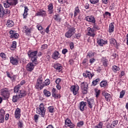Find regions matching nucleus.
<instances>
[{"label": "nucleus", "mask_w": 128, "mask_h": 128, "mask_svg": "<svg viewBox=\"0 0 128 128\" xmlns=\"http://www.w3.org/2000/svg\"><path fill=\"white\" fill-rule=\"evenodd\" d=\"M28 57L31 58L32 62L34 63L35 66H36L38 64V56H36L38 54V51L32 52L30 50L28 52Z\"/></svg>", "instance_id": "nucleus-1"}, {"label": "nucleus", "mask_w": 128, "mask_h": 128, "mask_svg": "<svg viewBox=\"0 0 128 128\" xmlns=\"http://www.w3.org/2000/svg\"><path fill=\"white\" fill-rule=\"evenodd\" d=\"M46 108H44V103H41L38 108L36 109V112L38 114H40L42 118H44L46 116Z\"/></svg>", "instance_id": "nucleus-2"}, {"label": "nucleus", "mask_w": 128, "mask_h": 128, "mask_svg": "<svg viewBox=\"0 0 128 128\" xmlns=\"http://www.w3.org/2000/svg\"><path fill=\"white\" fill-rule=\"evenodd\" d=\"M26 96V90H20V93H17L16 96H14L12 97V102H18V100L19 98H24V96Z\"/></svg>", "instance_id": "nucleus-3"}, {"label": "nucleus", "mask_w": 128, "mask_h": 128, "mask_svg": "<svg viewBox=\"0 0 128 128\" xmlns=\"http://www.w3.org/2000/svg\"><path fill=\"white\" fill-rule=\"evenodd\" d=\"M18 4V0H6V2H3V6L5 8H8L12 6H16Z\"/></svg>", "instance_id": "nucleus-4"}, {"label": "nucleus", "mask_w": 128, "mask_h": 128, "mask_svg": "<svg viewBox=\"0 0 128 128\" xmlns=\"http://www.w3.org/2000/svg\"><path fill=\"white\" fill-rule=\"evenodd\" d=\"M44 80L42 78H40L37 80V82L35 85V88L42 90L44 88Z\"/></svg>", "instance_id": "nucleus-5"}, {"label": "nucleus", "mask_w": 128, "mask_h": 128, "mask_svg": "<svg viewBox=\"0 0 128 128\" xmlns=\"http://www.w3.org/2000/svg\"><path fill=\"white\" fill-rule=\"evenodd\" d=\"M10 14V10L8 9H4L2 5L0 4V18H2L4 16Z\"/></svg>", "instance_id": "nucleus-6"}, {"label": "nucleus", "mask_w": 128, "mask_h": 128, "mask_svg": "<svg viewBox=\"0 0 128 128\" xmlns=\"http://www.w3.org/2000/svg\"><path fill=\"white\" fill-rule=\"evenodd\" d=\"M86 102V104H87L88 108L90 110H92V108H96V102H94V100L92 98H90L87 99Z\"/></svg>", "instance_id": "nucleus-7"}, {"label": "nucleus", "mask_w": 128, "mask_h": 128, "mask_svg": "<svg viewBox=\"0 0 128 128\" xmlns=\"http://www.w3.org/2000/svg\"><path fill=\"white\" fill-rule=\"evenodd\" d=\"M0 94L5 98V100H8L10 98V90L8 88H4L0 90Z\"/></svg>", "instance_id": "nucleus-8"}, {"label": "nucleus", "mask_w": 128, "mask_h": 128, "mask_svg": "<svg viewBox=\"0 0 128 128\" xmlns=\"http://www.w3.org/2000/svg\"><path fill=\"white\" fill-rule=\"evenodd\" d=\"M88 84L86 82H82L80 84V88L82 90V94H86L88 93Z\"/></svg>", "instance_id": "nucleus-9"}, {"label": "nucleus", "mask_w": 128, "mask_h": 128, "mask_svg": "<svg viewBox=\"0 0 128 128\" xmlns=\"http://www.w3.org/2000/svg\"><path fill=\"white\" fill-rule=\"evenodd\" d=\"M76 32V28H70L67 32L65 34V36L68 38H72Z\"/></svg>", "instance_id": "nucleus-10"}, {"label": "nucleus", "mask_w": 128, "mask_h": 128, "mask_svg": "<svg viewBox=\"0 0 128 128\" xmlns=\"http://www.w3.org/2000/svg\"><path fill=\"white\" fill-rule=\"evenodd\" d=\"M70 90L72 92H73V94H74V96H76L78 92V90H80V86H78V84L72 86L70 87Z\"/></svg>", "instance_id": "nucleus-11"}, {"label": "nucleus", "mask_w": 128, "mask_h": 128, "mask_svg": "<svg viewBox=\"0 0 128 128\" xmlns=\"http://www.w3.org/2000/svg\"><path fill=\"white\" fill-rule=\"evenodd\" d=\"M10 62L14 66L18 65V56H12L10 58Z\"/></svg>", "instance_id": "nucleus-12"}, {"label": "nucleus", "mask_w": 128, "mask_h": 128, "mask_svg": "<svg viewBox=\"0 0 128 128\" xmlns=\"http://www.w3.org/2000/svg\"><path fill=\"white\" fill-rule=\"evenodd\" d=\"M36 64H34V63L32 62H29L27 64L26 66V70L28 72H32L34 70V66Z\"/></svg>", "instance_id": "nucleus-13"}, {"label": "nucleus", "mask_w": 128, "mask_h": 128, "mask_svg": "<svg viewBox=\"0 0 128 128\" xmlns=\"http://www.w3.org/2000/svg\"><path fill=\"white\" fill-rule=\"evenodd\" d=\"M10 34H11L10 36V38H12V40L18 38V37L20 36V34H18L14 32L12 30L10 31Z\"/></svg>", "instance_id": "nucleus-14"}, {"label": "nucleus", "mask_w": 128, "mask_h": 128, "mask_svg": "<svg viewBox=\"0 0 128 128\" xmlns=\"http://www.w3.org/2000/svg\"><path fill=\"white\" fill-rule=\"evenodd\" d=\"M94 74H92L90 72L86 70L85 72L83 73V76L84 78H88L90 80H92V76H94Z\"/></svg>", "instance_id": "nucleus-15"}, {"label": "nucleus", "mask_w": 128, "mask_h": 128, "mask_svg": "<svg viewBox=\"0 0 128 128\" xmlns=\"http://www.w3.org/2000/svg\"><path fill=\"white\" fill-rule=\"evenodd\" d=\"M46 12L43 10H40L35 14V16H46Z\"/></svg>", "instance_id": "nucleus-16"}, {"label": "nucleus", "mask_w": 128, "mask_h": 128, "mask_svg": "<svg viewBox=\"0 0 128 128\" xmlns=\"http://www.w3.org/2000/svg\"><path fill=\"white\" fill-rule=\"evenodd\" d=\"M65 126H68L70 128H74V124L72 122L70 118H66L65 120Z\"/></svg>", "instance_id": "nucleus-17"}, {"label": "nucleus", "mask_w": 128, "mask_h": 128, "mask_svg": "<svg viewBox=\"0 0 128 128\" xmlns=\"http://www.w3.org/2000/svg\"><path fill=\"white\" fill-rule=\"evenodd\" d=\"M85 20L92 22V24H96V19L94 16H87L85 18Z\"/></svg>", "instance_id": "nucleus-18"}, {"label": "nucleus", "mask_w": 128, "mask_h": 128, "mask_svg": "<svg viewBox=\"0 0 128 128\" xmlns=\"http://www.w3.org/2000/svg\"><path fill=\"white\" fill-rule=\"evenodd\" d=\"M88 36H92V38L94 37L95 34H94V28H88Z\"/></svg>", "instance_id": "nucleus-19"}, {"label": "nucleus", "mask_w": 128, "mask_h": 128, "mask_svg": "<svg viewBox=\"0 0 128 128\" xmlns=\"http://www.w3.org/2000/svg\"><path fill=\"white\" fill-rule=\"evenodd\" d=\"M20 108H16L14 112L15 118H20Z\"/></svg>", "instance_id": "nucleus-20"}, {"label": "nucleus", "mask_w": 128, "mask_h": 128, "mask_svg": "<svg viewBox=\"0 0 128 128\" xmlns=\"http://www.w3.org/2000/svg\"><path fill=\"white\" fill-rule=\"evenodd\" d=\"M54 68L56 70V72H62V66L60 64H56L54 65Z\"/></svg>", "instance_id": "nucleus-21"}, {"label": "nucleus", "mask_w": 128, "mask_h": 128, "mask_svg": "<svg viewBox=\"0 0 128 128\" xmlns=\"http://www.w3.org/2000/svg\"><path fill=\"white\" fill-rule=\"evenodd\" d=\"M23 30L24 31V32L26 33V34H32V28H28L27 26H24Z\"/></svg>", "instance_id": "nucleus-22"}, {"label": "nucleus", "mask_w": 128, "mask_h": 128, "mask_svg": "<svg viewBox=\"0 0 128 128\" xmlns=\"http://www.w3.org/2000/svg\"><path fill=\"white\" fill-rule=\"evenodd\" d=\"M52 58L54 60H58L60 58V55L58 52L55 51L52 55Z\"/></svg>", "instance_id": "nucleus-23"}, {"label": "nucleus", "mask_w": 128, "mask_h": 128, "mask_svg": "<svg viewBox=\"0 0 128 128\" xmlns=\"http://www.w3.org/2000/svg\"><path fill=\"white\" fill-rule=\"evenodd\" d=\"M114 23L111 22L109 25L108 32H110V34L114 32Z\"/></svg>", "instance_id": "nucleus-24"}, {"label": "nucleus", "mask_w": 128, "mask_h": 128, "mask_svg": "<svg viewBox=\"0 0 128 128\" xmlns=\"http://www.w3.org/2000/svg\"><path fill=\"white\" fill-rule=\"evenodd\" d=\"M97 42L99 46H102L104 44H108V42L106 40H104L102 39H99L97 40Z\"/></svg>", "instance_id": "nucleus-25"}, {"label": "nucleus", "mask_w": 128, "mask_h": 128, "mask_svg": "<svg viewBox=\"0 0 128 128\" xmlns=\"http://www.w3.org/2000/svg\"><path fill=\"white\" fill-rule=\"evenodd\" d=\"M101 62L103 64L104 66L106 68L108 64V60L104 58H102L101 60Z\"/></svg>", "instance_id": "nucleus-26"}, {"label": "nucleus", "mask_w": 128, "mask_h": 128, "mask_svg": "<svg viewBox=\"0 0 128 128\" xmlns=\"http://www.w3.org/2000/svg\"><path fill=\"white\" fill-rule=\"evenodd\" d=\"M86 106V102H82L80 104V108L81 112L84 110V107Z\"/></svg>", "instance_id": "nucleus-27"}, {"label": "nucleus", "mask_w": 128, "mask_h": 128, "mask_svg": "<svg viewBox=\"0 0 128 128\" xmlns=\"http://www.w3.org/2000/svg\"><path fill=\"white\" fill-rule=\"evenodd\" d=\"M102 95L105 97L106 102H110V94L105 92H102Z\"/></svg>", "instance_id": "nucleus-28"}, {"label": "nucleus", "mask_w": 128, "mask_h": 128, "mask_svg": "<svg viewBox=\"0 0 128 128\" xmlns=\"http://www.w3.org/2000/svg\"><path fill=\"white\" fill-rule=\"evenodd\" d=\"M78 14H80V8L78 6H76L74 8V16H77Z\"/></svg>", "instance_id": "nucleus-29"}, {"label": "nucleus", "mask_w": 128, "mask_h": 128, "mask_svg": "<svg viewBox=\"0 0 128 128\" xmlns=\"http://www.w3.org/2000/svg\"><path fill=\"white\" fill-rule=\"evenodd\" d=\"M48 10L50 14H52L54 12V6L52 4H50L48 6Z\"/></svg>", "instance_id": "nucleus-30"}, {"label": "nucleus", "mask_w": 128, "mask_h": 128, "mask_svg": "<svg viewBox=\"0 0 128 128\" xmlns=\"http://www.w3.org/2000/svg\"><path fill=\"white\" fill-rule=\"evenodd\" d=\"M6 24L8 28H12V26H14V22L12 20H8Z\"/></svg>", "instance_id": "nucleus-31"}, {"label": "nucleus", "mask_w": 128, "mask_h": 128, "mask_svg": "<svg viewBox=\"0 0 128 128\" xmlns=\"http://www.w3.org/2000/svg\"><path fill=\"white\" fill-rule=\"evenodd\" d=\"M20 85L18 84L14 87V92H16V94H20V92L22 90H20Z\"/></svg>", "instance_id": "nucleus-32"}, {"label": "nucleus", "mask_w": 128, "mask_h": 128, "mask_svg": "<svg viewBox=\"0 0 128 128\" xmlns=\"http://www.w3.org/2000/svg\"><path fill=\"white\" fill-rule=\"evenodd\" d=\"M43 94H44V96H46V98H48L52 96V93L46 90H44L43 91Z\"/></svg>", "instance_id": "nucleus-33"}, {"label": "nucleus", "mask_w": 128, "mask_h": 128, "mask_svg": "<svg viewBox=\"0 0 128 128\" xmlns=\"http://www.w3.org/2000/svg\"><path fill=\"white\" fill-rule=\"evenodd\" d=\"M16 48V42L14 41L12 42V44L10 47V50H14Z\"/></svg>", "instance_id": "nucleus-34"}, {"label": "nucleus", "mask_w": 128, "mask_h": 128, "mask_svg": "<svg viewBox=\"0 0 128 128\" xmlns=\"http://www.w3.org/2000/svg\"><path fill=\"white\" fill-rule=\"evenodd\" d=\"M112 70H113V72H118L120 71V67L116 66H112Z\"/></svg>", "instance_id": "nucleus-35"}, {"label": "nucleus", "mask_w": 128, "mask_h": 128, "mask_svg": "<svg viewBox=\"0 0 128 128\" xmlns=\"http://www.w3.org/2000/svg\"><path fill=\"white\" fill-rule=\"evenodd\" d=\"M108 84V82L106 80H102L100 82V86L101 88H104V86H106Z\"/></svg>", "instance_id": "nucleus-36"}, {"label": "nucleus", "mask_w": 128, "mask_h": 128, "mask_svg": "<svg viewBox=\"0 0 128 128\" xmlns=\"http://www.w3.org/2000/svg\"><path fill=\"white\" fill-rule=\"evenodd\" d=\"M43 84H44V86H50V80L48 78H47L45 80Z\"/></svg>", "instance_id": "nucleus-37"}, {"label": "nucleus", "mask_w": 128, "mask_h": 128, "mask_svg": "<svg viewBox=\"0 0 128 128\" xmlns=\"http://www.w3.org/2000/svg\"><path fill=\"white\" fill-rule=\"evenodd\" d=\"M54 20H56V22H60L62 20V18H60L59 14H56L54 16Z\"/></svg>", "instance_id": "nucleus-38"}, {"label": "nucleus", "mask_w": 128, "mask_h": 128, "mask_svg": "<svg viewBox=\"0 0 128 128\" xmlns=\"http://www.w3.org/2000/svg\"><path fill=\"white\" fill-rule=\"evenodd\" d=\"M28 7H24V13L23 14L24 18H26V16H28Z\"/></svg>", "instance_id": "nucleus-39"}, {"label": "nucleus", "mask_w": 128, "mask_h": 128, "mask_svg": "<svg viewBox=\"0 0 128 128\" xmlns=\"http://www.w3.org/2000/svg\"><path fill=\"white\" fill-rule=\"evenodd\" d=\"M110 42L113 46H116V40L114 38H110Z\"/></svg>", "instance_id": "nucleus-40"}, {"label": "nucleus", "mask_w": 128, "mask_h": 128, "mask_svg": "<svg viewBox=\"0 0 128 128\" xmlns=\"http://www.w3.org/2000/svg\"><path fill=\"white\" fill-rule=\"evenodd\" d=\"M118 120H114L110 124L111 126H112V128H116V126L118 124Z\"/></svg>", "instance_id": "nucleus-41"}, {"label": "nucleus", "mask_w": 128, "mask_h": 128, "mask_svg": "<svg viewBox=\"0 0 128 128\" xmlns=\"http://www.w3.org/2000/svg\"><path fill=\"white\" fill-rule=\"evenodd\" d=\"M17 124L18 126V128H24V122L22 121H19L18 122Z\"/></svg>", "instance_id": "nucleus-42"}, {"label": "nucleus", "mask_w": 128, "mask_h": 128, "mask_svg": "<svg viewBox=\"0 0 128 128\" xmlns=\"http://www.w3.org/2000/svg\"><path fill=\"white\" fill-rule=\"evenodd\" d=\"M94 54L92 52H88L87 56H86V58H92V56H94Z\"/></svg>", "instance_id": "nucleus-43"}, {"label": "nucleus", "mask_w": 128, "mask_h": 128, "mask_svg": "<svg viewBox=\"0 0 128 128\" xmlns=\"http://www.w3.org/2000/svg\"><path fill=\"white\" fill-rule=\"evenodd\" d=\"M98 82H100V78H96L95 80L92 81V84L93 86H96Z\"/></svg>", "instance_id": "nucleus-44"}, {"label": "nucleus", "mask_w": 128, "mask_h": 128, "mask_svg": "<svg viewBox=\"0 0 128 128\" xmlns=\"http://www.w3.org/2000/svg\"><path fill=\"white\" fill-rule=\"evenodd\" d=\"M48 110H49V112L50 114H52L54 112V106H50L48 108Z\"/></svg>", "instance_id": "nucleus-45"}, {"label": "nucleus", "mask_w": 128, "mask_h": 128, "mask_svg": "<svg viewBox=\"0 0 128 128\" xmlns=\"http://www.w3.org/2000/svg\"><path fill=\"white\" fill-rule=\"evenodd\" d=\"M0 56L2 58V59H3L4 60H6V54L4 52H1L0 54Z\"/></svg>", "instance_id": "nucleus-46"}, {"label": "nucleus", "mask_w": 128, "mask_h": 128, "mask_svg": "<svg viewBox=\"0 0 128 128\" xmlns=\"http://www.w3.org/2000/svg\"><path fill=\"white\" fill-rule=\"evenodd\" d=\"M6 114V111L4 109L0 110V116H4Z\"/></svg>", "instance_id": "nucleus-47"}, {"label": "nucleus", "mask_w": 128, "mask_h": 128, "mask_svg": "<svg viewBox=\"0 0 128 128\" xmlns=\"http://www.w3.org/2000/svg\"><path fill=\"white\" fill-rule=\"evenodd\" d=\"M125 94H126V91L124 90H123L122 92H120V98H124V96Z\"/></svg>", "instance_id": "nucleus-48"}, {"label": "nucleus", "mask_w": 128, "mask_h": 128, "mask_svg": "<svg viewBox=\"0 0 128 128\" xmlns=\"http://www.w3.org/2000/svg\"><path fill=\"white\" fill-rule=\"evenodd\" d=\"M100 0H90V2L92 4H96Z\"/></svg>", "instance_id": "nucleus-49"}, {"label": "nucleus", "mask_w": 128, "mask_h": 128, "mask_svg": "<svg viewBox=\"0 0 128 128\" xmlns=\"http://www.w3.org/2000/svg\"><path fill=\"white\" fill-rule=\"evenodd\" d=\"M104 18H106V16H110V13L108 12H106L105 13L103 14Z\"/></svg>", "instance_id": "nucleus-50"}, {"label": "nucleus", "mask_w": 128, "mask_h": 128, "mask_svg": "<svg viewBox=\"0 0 128 128\" xmlns=\"http://www.w3.org/2000/svg\"><path fill=\"white\" fill-rule=\"evenodd\" d=\"M81 34H75L74 35V38H77V39H78L80 38L81 36Z\"/></svg>", "instance_id": "nucleus-51"}, {"label": "nucleus", "mask_w": 128, "mask_h": 128, "mask_svg": "<svg viewBox=\"0 0 128 128\" xmlns=\"http://www.w3.org/2000/svg\"><path fill=\"white\" fill-rule=\"evenodd\" d=\"M0 124L4 122V116H0Z\"/></svg>", "instance_id": "nucleus-52"}, {"label": "nucleus", "mask_w": 128, "mask_h": 128, "mask_svg": "<svg viewBox=\"0 0 128 128\" xmlns=\"http://www.w3.org/2000/svg\"><path fill=\"white\" fill-rule=\"evenodd\" d=\"M52 96H54V94H58V91H56V89L53 88L52 90Z\"/></svg>", "instance_id": "nucleus-53"}, {"label": "nucleus", "mask_w": 128, "mask_h": 128, "mask_svg": "<svg viewBox=\"0 0 128 128\" xmlns=\"http://www.w3.org/2000/svg\"><path fill=\"white\" fill-rule=\"evenodd\" d=\"M77 126L79 128H80V126H84V121H80V122H78L77 124Z\"/></svg>", "instance_id": "nucleus-54"}, {"label": "nucleus", "mask_w": 128, "mask_h": 128, "mask_svg": "<svg viewBox=\"0 0 128 128\" xmlns=\"http://www.w3.org/2000/svg\"><path fill=\"white\" fill-rule=\"evenodd\" d=\"M53 97L54 98H60V94H53Z\"/></svg>", "instance_id": "nucleus-55"}, {"label": "nucleus", "mask_w": 128, "mask_h": 128, "mask_svg": "<svg viewBox=\"0 0 128 128\" xmlns=\"http://www.w3.org/2000/svg\"><path fill=\"white\" fill-rule=\"evenodd\" d=\"M94 128H102V123L100 122Z\"/></svg>", "instance_id": "nucleus-56"}, {"label": "nucleus", "mask_w": 128, "mask_h": 128, "mask_svg": "<svg viewBox=\"0 0 128 128\" xmlns=\"http://www.w3.org/2000/svg\"><path fill=\"white\" fill-rule=\"evenodd\" d=\"M41 48L42 50H46V48H48V44H44L42 45L41 46Z\"/></svg>", "instance_id": "nucleus-57"}, {"label": "nucleus", "mask_w": 128, "mask_h": 128, "mask_svg": "<svg viewBox=\"0 0 128 128\" xmlns=\"http://www.w3.org/2000/svg\"><path fill=\"white\" fill-rule=\"evenodd\" d=\"M93 28H94V30H100V27L96 24V22L95 24H93Z\"/></svg>", "instance_id": "nucleus-58"}, {"label": "nucleus", "mask_w": 128, "mask_h": 128, "mask_svg": "<svg viewBox=\"0 0 128 128\" xmlns=\"http://www.w3.org/2000/svg\"><path fill=\"white\" fill-rule=\"evenodd\" d=\"M100 90H96L95 92V94L96 98H98V96H100Z\"/></svg>", "instance_id": "nucleus-59"}, {"label": "nucleus", "mask_w": 128, "mask_h": 128, "mask_svg": "<svg viewBox=\"0 0 128 128\" xmlns=\"http://www.w3.org/2000/svg\"><path fill=\"white\" fill-rule=\"evenodd\" d=\"M38 118H40L39 115L35 114L34 116V120L35 122H38Z\"/></svg>", "instance_id": "nucleus-60"}, {"label": "nucleus", "mask_w": 128, "mask_h": 128, "mask_svg": "<svg viewBox=\"0 0 128 128\" xmlns=\"http://www.w3.org/2000/svg\"><path fill=\"white\" fill-rule=\"evenodd\" d=\"M62 82V79L58 78L56 80V84H60V82Z\"/></svg>", "instance_id": "nucleus-61"}, {"label": "nucleus", "mask_w": 128, "mask_h": 128, "mask_svg": "<svg viewBox=\"0 0 128 128\" xmlns=\"http://www.w3.org/2000/svg\"><path fill=\"white\" fill-rule=\"evenodd\" d=\"M70 50H72V48H74V42H70Z\"/></svg>", "instance_id": "nucleus-62"}, {"label": "nucleus", "mask_w": 128, "mask_h": 128, "mask_svg": "<svg viewBox=\"0 0 128 128\" xmlns=\"http://www.w3.org/2000/svg\"><path fill=\"white\" fill-rule=\"evenodd\" d=\"M66 52H68V50L66 48H64L62 50V54H66Z\"/></svg>", "instance_id": "nucleus-63"}, {"label": "nucleus", "mask_w": 128, "mask_h": 128, "mask_svg": "<svg viewBox=\"0 0 128 128\" xmlns=\"http://www.w3.org/2000/svg\"><path fill=\"white\" fill-rule=\"evenodd\" d=\"M94 62H96V59H94V58H92L90 60V64H94Z\"/></svg>", "instance_id": "nucleus-64"}]
</instances>
